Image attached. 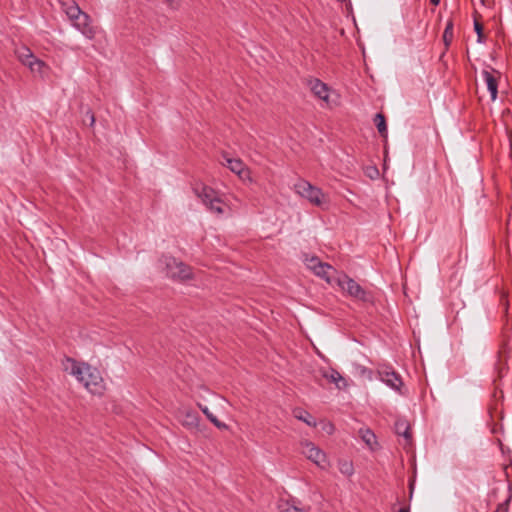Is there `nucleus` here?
<instances>
[{"instance_id":"1","label":"nucleus","mask_w":512,"mask_h":512,"mask_svg":"<svg viewBox=\"0 0 512 512\" xmlns=\"http://www.w3.org/2000/svg\"><path fill=\"white\" fill-rule=\"evenodd\" d=\"M65 369L84 385V387L93 394H100L103 389V379L97 368L86 363H78L72 358H67Z\"/></svg>"},{"instance_id":"2","label":"nucleus","mask_w":512,"mask_h":512,"mask_svg":"<svg viewBox=\"0 0 512 512\" xmlns=\"http://www.w3.org/2000/svg\"><path fill=\"white\" fill-rule=\"evenodd\" d=\"M339 286L348 293L349 296L364 303H373V295L365 290L354 279L343 275L338 279Z\"/></svg>"},{"instance_id":"3","label":"nucleus","mask_w":512,"mask_h":512,"mask_svg":"<svg viewBox=\"0 0 512 512\" xmlns=\"http://www.w3.org/2000/svg\"><path fill=\"white\" fill-rule=\"evenodd\" d=\"M166 274L174 280H188L192 278L191 267L182 261L170 256L163 258Z\"/></svg>"},{"instance_id":"4","label":"nucleus","mask_w":512,"mask_h":512,"mask_svg":"<svg viewBox=\"0 0 512 512\" xmlns=\"http://www.w3.org/2000/svg\"><path fill=\"white\" fill-rule=\"evenodd\" d=\"M294 188L297 194L307 199L313 205L322 206L324 203V194L322 190L313 186L310 182L301 179L294 185Z\"/></svg>"},{"instance_id":"5","label":"nucleus","mask_w":512,"mask_h":512,"mask_svg":"<svg viewBox=\"0 0 512 512\" xmlns=\"http://www.w3.org/2000/svg\"><path fill=\"white\" fill-rule=\"evenodd\" d=\"M378 375L382 382H384L387 386L391 387L393 390L403 394L401 392V387L403 386V381L401 376L389 366H383L378 369Z\"/></svg>"},{"instance_id":"6","label":"nucleus","mask_w":512,"mask_h":512,"mask_svg":"<svg viewBox=\"0 0 512 512\" xmlns=\"http://www.w3.org/2000/svg\"><path fill=\"white\" fill-rule=\"evenodd\" d=\"M302 453L320 468L325 469L327 467L326 454L312 442L303 443Z\"/></svg>"},{"instance_id":"7","label":"nucleus","mask_w":512,"mask_h":512,"mask_svg":"<svg viewBox=\"0 0 512 512\" xmlns=\"http://www.w3.org/2000/svg\"><path fill=\"white\" fill-rule=\"evenodd\" d=\"M90 16L82 12L81 15L72 22V25L79 30L85 37L92 39L95 35L93 27L90 25Z\"/></svg>"},{"instance_id":"8","label":"nucleus","mask_w":512,"mask_h":512,"mask_svg":"<svg viewBox=\"0 0 512 512\" xmlns=\"http://www.w3.org/2000/svg\"><path fill=\"white\" fill-rule=\"evenodd\" d=\"M225 165L229 168L233 173L237 174L241 179H245L249 176V170L245 166L244 162L239 158H229L226 155L223 156Z\"/></svg>"},{"instance_id":"9","label":"nucleus","mask_w":512,"mask_h":512,"mask_svg":"<svg viewBox=\"0 0 512 512\" xmlns=\"http://www.w3.org/2000/svg\"><path fill=\"white\" fill-rule=\"evenodd\" d=\"M194 193L198 198H200L203 202V204L208 205L214 200H217L218 197L216 195V192L211 187H208L206 185H196L193 188Z\"/></svg>"},{"instance_id":"10","label":"nucleus","mask_w":512,"mask_h":512,"mask_svg":"<svg viewBox=\"0 0 512 512\" xmlns=\"http://www.w3.org/2000/svg\"><path fill=\"white\" fill-rule=\"evenodd\" d=\"M308 86L316 97L324 101L328 100V86L324 82L317 78H312L308 80Z\"/></svg>"},{"instance_id":"11","label":"nucleus","mask_w":512,"mask_h":512,"mask_svg":"<svg viewBox=\"0 0 512 512\" xmlns=\"http://www.w3.org/2000/svg\"><path fill=\"white\" fill-rule=\"evenodd\" d=\"M62 9L71 22L76 20L83 12L75 1L69 0L61 3Z\"/></svg>"},{"instance_id":"12","label":"nucleus","mask_w":512,"mask_h":512,"mask_svg":"<svg viewBox=\"0 0 512 512\" xmlns=\"http://www.w3.org/2000/svg\"><path fill=\"white\" fill-rule=\"evenodd\" d=\"M482 76H483L484 81L486 82L487 89L491 94V99L494 101L497 98V94H498L497 79L488 70H483Z\"/></svg>"},{"instance_id":"13","label":"nucleus","mask_w":512,"mask_h":512,"mask_svg":"<svg viewBox=\"0 0 512 512\" xmlns=\"http://www.w3.org/2000/svg\"><path fill=\"white\" fill-rule=\"evenodd\" d=\"M395 433L403 436L407 441L412 439L409 422L404 418H398L394 424Z\"/></svg>"},{"instance_id":"14","label":"nucleus","mask_w":512,"mask_h":512,"mask_svg":"<svg viewBox=\"0 0 512 512\" xmlns=\"http://www.w3.org/2000/svg\"><path fill=\"white\" fill-rule=\"evenodd\" d=\"M331 272H335V269L330 264L323 262L318 264V267L313 273L324 279L326 282L331 283Z\"/></svg>"},{"instance_id":"15","label":"nucleus","mask_w":512,"mask_h":512,"mask_svg":"<svg viewBox=\"0 0 512 512\" xmlns=\"http://www.w3.org/2000/svg\"><path fill=\"white\" fill-rule=\"evenodd\" d=\"M293 415L296 419L303 421L308 426L315 427L317 425L315 418L306 410L296 408L293 411Z\"/></svg>"},{"instance_id":"16","label":"nucleus","mask_w":512,"mask_h":512,"mask_svg":"<svg viewBox=\"0 0 512 512\" xmlns=\"http://www.w3.org/2000/svg\"><path fill=\"white\" fill-rule=\"evenodd\" d=\"M323 376L335 383L339 389L347 386L345 378L335 369H331L330 372L324 373Z\"/></svg>"},{"instance_id":"17","label":"nucleus","mask_w":512,"mask_h":512,"mask_svg":"<svg viewBox=\"0 0 512 512\" xmlns=\"http://www.w3.org/2000/svg\"><path fill=\"white\" fill-rule=\"evenodd\" d=\"M16 54H17L19 61L25 66L28 64V62H30L32 59H34V56H35L32 53V51L28 47H25V46L17 49Z\"/></svg>"},{"instance_id":"18","label":"nucleus","mask_w":512,"mask_h":512,"mask_svg":"<svg viewBox=\"0 0 512 512\" xmlns=\"http://www.w3.org/2000/svg\"><path fill=\"white\" fill-rule=\"evenodd\" d=\"M374 123L380 135L382 137H387L388 130L385 116L382 113H377L374 117Z\"/></svg>"},{"instance_id":"19","label":"nucleus","mask_w":512,"mask_h":512,"mask_svg":"<svg viewBox=\"0 0 512 512\" xmlns=\"http://www.w3.org/2000/svg\"><path fill=\"white\" fill-rule=\"evenodd\" d=\"M199 407H200L201 411L206 415V417H207V418H208V419H209V420H210V421H211V422H212V423H213L217 428H219V429H227V428H228V426H227L225 423H223V422L219 421V420H218V418H217V417H216L212 412H210V410L208 409V407H207V406H202V405H200Z\"/></svg>"},{"instance_id":"20","label":"nucleus","mask_w":512,"mask_h":512,"mask_svg":"<svg viewBox=\"0 0 512 512\" xmlns=\"http://www.w3.org/2000/svg\"><path fill=\"white\" fill-rule=\"evenodd\" d=\"M182 423L187 428H196L199 425V417L196 413L187 412Z\"/></svg>"},{"instance_id":"21","label":"nucleus","mask_w":512,"mask_h":512,"mask_svg":"<svg viewBox=\"0 0 512 512\" xmlns=\"http://www.w3.org/2000/svg\"><path fill=\"white\" fill-rule=\"evenodd\" d=\"M453 40V21L448 20L444 33H443V41L446 47H448Z\"/></svg>"},{"instance_id":"22","label":"nucleus","mask_w":512,"mask_h":512,"mask_svg":"<svg viewBox=\"0 0 512 512\" xmlns=\"http://www.w3.org/2000/svg\"><path fill=\"white\" fill-rule=\"evenodd\" d=\"M278 509L280 512H307L304 509H301L289 501H281L278 505Z\"/></svg>"},{"instance_id":"23","label":"nucleus","mask_w":512,"mask_h":512,"mask_svg":"<svg viewBox=\"0 0 512 512\" xmlns=\"http://www.w3.org/2000/svg\"><path fill=\"white\" fill-rule=\"evenodd\" d=\"M362 440L372 447L376 443V436L370 429L360 430Z\"/></svg>"},{"instance_id":"24","label":"nucleus","mask_w":512,"mask_h":512,"mask_svg":"<svg viewBox=\"0 0 512 512\" xmlns=\"http://www.w3.org/2000/svg\"><path fill=\"white\" fill-rule=\"evenodd\" d=\"M339 470L345 476H351L354 473V467L352 462L347 460L339 461Z\"/></svg>"},{"instance_id":"25","label":"nucleus","mask_w":512,"mask_h":512,"mask_svg":"<svg viewBox=\"0 0 512 512\" xmlns=\"http://www.w3.org/2000/svg\"><path fill=\"white\" fill-rule=\"evenodd\" d=\"M44 62L40 59H38L36 56H34V59H32L26 66L30 68V70L34 73H41V69L44 66Z\"/></svg>"},{"instance_id":"26","label":"nucleus","mask_w":512,"mask_h":512,"mask_svg":"<svg viewBox=\"0 0 512 512\" xmlns=\"http://www.w3.org/2000/svg\"><path fill=\"white\" fill-rule=\"evenodd\" d=\"M304 261H305L307 268L313 272H315L316 268L318 267V264L323 263L317 256H312V257L306 256Z\"/></svg>"},{"instance_id":"27","label":"nucleus","mask_w":512,"mask_h":512,"mask_svg":"<svg viewBox=\"0 0 512 512\" xmlns=\"http://www.w3.org/2000/svg\"><path fill=\"white\" fill-rule=\"evenodd\" d=\"M221 203V200L218 198L217 200H214L212 201L211 203H209L208 205H206V207L214 212V213H217V214H222L223 213V208L222 206L220 205Z\"/></svg>"},{"instance_id":"28","label":"nucleus","mask_w":512,"mask_h":512,"mask_svg":"<svg viewBox=\"0 0 512 512\" xmlns=\"http://www.w3.org/2000/svg\"><path fill=\"white\" fill-rule=\"evenodd\" d=\"M474 30L477 34V42L484 43L483 26L480 22L474 21Z\"/></svg>"},{"instance_id":"29","label":"nucleus","mask_w":512,"mask_h":512,"mask_svg":"<svg viewBox=\"0 0 512 512\" xmlns=\"http://www.w3.org/2000/svg\"><path fill=\"white\" fill-rule=\"evenodd\" d=\"M171 7L175 8L179 5L180 0H165Z\"/></svg>"},{"instance_id":"30","label":"nucleus","mask_w":512,"mask_h":512,"mask_svg":"<svg viewBox=\"0 0 512 512\" xmlns=\"http://www.w3.org/2000/svg\"><path fill=\"white\" fill-rule=\"evenodd\" d=\"M398 512H410V506H403L398 510Z\"/></svg>"},{"instance_id":"31","label":"nucleus","mask_w":512,"mask_h":512,"mask_svg":"<svg viewBox=\"0 0 512 512\" xmlns=\"http://www.w3.org/2000/svg\"><path fill=\"white\" fill-rule=\"evenodd\" d=\"M88 114H90V121H91V123H90V124H91V125H93V124H94V122H95L94 114H93V113H90V112H88Z\"/></svg>"},{"instance_id":"32","label":"nucleus","mask_w":512,"mask_h":512,"mask_svg":"<svg viewBox=\"0 0 512 512\" xmlns=\"http://www.w3.org/2000/svg\"><path fill=\"white\" fill-rule=\"evenodd\" d=\"M413 490H414V485H413V483H410V499L413 496Z\"/></svg>"},{"instance_id":"33","label":"nucleus","mask_w":512,"mask_h":512,"mask_svg":"<svg viewBox=\"0 0 512 512\" xmlns=\"http://www.w3.org/2000/svg\"><path fill=\"white\" fill-rule=\"evenodd\" d=\"M431 4L437 6L440 3V0H430Z\"/></svg>"}]
</instances>
